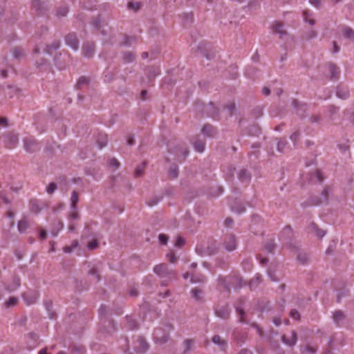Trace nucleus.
<instances>
[{
	"instance_id": "18",
	"label": "nucleus",
	"mask_w": 354,
	"mask_h": 354,
	"mask_svg": "<svg viewBox=\"0 0 354 354\" xmlns=\"http://www.w3.org/2000/svg\"><path fill=\"white\" fill-rule=\"evenodd\" d=\"M324 179L322 173L319 170H315L310 176V181L322 182Z\"/></svg>"
},
{
	"instance_id": "39",
	"label": "nucleus",
	"mask_w": 354,
	"mask_h": 354,
	"mask_svg": "<svg viewBox=\"0 0 354 354\" xmlns=\"http://www.w3.org/2000/svg\"><path fill=\"white\" fill-rule=\"evenodd\" d=\"M317 36V32L315 30H309L306 35V39H313Z\"/></svg>"
},
{
	"instance_id": "10",
	"label": "nucleus",
	"mask_w": 354,
	"mask_h": 354,
	"mask_svg": "<svg viewBox=\"0 0 354 354\" xmlns=\"http://www.w3.org/2000/svg\"><path fill=\"white\" fill-rule=\"evenodd\" d=\"M272 29L274 32L279 34L281 38L286 34L283 25L281 22L275 21L272 25Z\"/></svg>"
},
{
	"instance_id": "43",
	"label": "nucleus",
	"mask_w": 354,
	"mask_h": 354,
	"mask_svg": "<svg viewBox=\"0 0 354 354\" xmlns=\"http://www.w3.org/2000/svg\"><path fill=\"white\" fill-rule=\"evenodd\" d=\"M98 246V243L97 241H91L88 245H87V248L88 250H95L97 248Z\"/></svg>"
},
{
	"instance_id": "9",
	"label": "nucleus",
	"mask_w": 354,
	"mask_h": 354,
	"mask_svg": "<svg viewBox=\"0 0 354 354\" xmlns=\"http://www.w3.org/2000/svg\"><path fill=\"white\" fill-rule=\"evenodd\" d=\"M283 342L289 346H292L295 344L297 341V335L294 331H292L289 335H284L282 336Z\"/></svg>"
},
{
	"instance_id": "14",
	"label": "nucleus",
	"mask_w": 354,
	"mask_h": 354,
	"mask_svg": "<svg viewBox=\"0 0 354 354\" xmlns=\"http://www.w3.org/2000/svg\"><path fill=\"white\" fill-rule=\"evenodd\" d=\"M19 302V299L15 297H11L8 299L5 302L3 306L6 308H11L15 307Z\"/></svg>"
},
{
	"instance_id": "62",
	"label": "nucleus",
	"mask_w": 354,
	"mask_h": 354,
	"mask_svg": "<svg viewBox=\"0 0 354 354\" xmlns=\"http://www.w3.org/2000/svg\"><path fill=\"white\" fill-rule=\"evenodd\" d=\"M21 55V51L20 49H15L14 50V56L15 57H19Z\"/></svg>"
},
{
	"instance_id": "64",
	"label": "nucleus",
	"mask_w": 354,
	"mask_h": 354,
	"mask_svg": "<svg viewBox=\"0 0 354 354\" xmlns=\"http://www.w3.org/2000/svg\"><path fill=\"white\" fill-rule=\"evenodd\" d=\"M239 354H252V353L250 351H248L246 349H243L239 353Z\"/></svg>"
},
{
	"instance_id": "15",
	"label": "nucleus",
	"mask_w": 354,
	"mask_h": 354,
	"mask_svg": "<svg viewBox=\"0 0 354 354\" xmlns=\"http://www.w3.org/2000/svg\"><path fill=\"white\" fill-rule=\"evenodd\" d=\"M313 13L308 10H304L303 12V20L305 23L309 24L310 26L315 24V20L312 18Z\"/></svg>"
},
{
	"instance_id": "3",
	"label": "nucleus",
	"mask_w": 354,
	"mask_h": 354,
	"mask_svg": "<svg viewBox=\"0 0 354 354\" xmlns=\"http://www.w3.org/2000/svg\"><path fill=\"white\" fill-rule=\"evenodd\" d=\"M24 147L28 152H34L39 149V144L32 137H27L24 140Z\"/></svg>"
},
{
	"instance_id": "11",
	"label": "nucleus",
	"mask_w": 354,
	"mask_h": 354,
	"mask_svg": "<svg viewBox=\"0 0 354 354\" xmlns=\"http://www.w3.org/2000/svg\"><path fill=\"white\" fill-rule=\"evenodd\" d=\"M95 51V46L93 43H86L83 46V55L85 57H91Z\"/></svg>"
},
{
	"instance_id": "52",
	"label": "nucleus",
	"mask_w": 354,
	"mask_h": 354,
	"mask_svg": "<svg viewBox=\"0 0 354 354\" xmlns=\"http://www.w3.org/2000/svg\"><path fill=\"white\" fill-rule=\"evenodd\" d=\"M129 8H131L134 10H136L139 9L140 3H129Z\"/></svg>"
},
{
	"instance_id": "44",
	"label": "nucleus",
	"mask_w": 354,
	"mask_h": 354,
	"mask_svg": "<svg viewBox=\"0 0 354 354\" xmlns=\"http://www.w3.org/2000/svg\"><path fill=\"white\" fill-rule=\"evenodd\" d=\"M158 239H159L160 242L163 245L166 244L167 242V240H168L167 236L163 234H160L158 236Z\"/></svg>"
},
{
	"instance_id": "13",
	"label": "nucleus",
	"mask_w": 354,
	"mask_h": 354,
	"mask_svg": "<svg viewBox=\"0 0 354 354\" xmlns=\"http://www.w3.org/2000/svg\"><path fill=\"white\" fill-rule=\"evenodd\" d=\"M328 71L331 79H337L338 77L339 71V68L333 64L330 63L328 65Z\"/></svg>"
},
{
	"instance_id": "38",
	"label": "nucleus",
	"mask_w": 354,
	"mask_h": 354,
	"mask_svg": "<svg viewBox=\"0 0 354 354\" xmlns=\"http://www.w3.org/2000/svg\"><path fill=\"white\" fill-rule=\"evenodd\" d=\"M330 189L328 187L324 188V189L322 191V195L323 197V201H326L328 198V196L329 194L330 193Z\"/></svg>"
},
{
	"instance_id": "24",
	"label": "nucleus",
	"mask_w": 354,
	"mask_h": 354,
	"mask_svg": "<svg viewBox=\"0 0 354 354\" xmlns=\"http://www.w3.org/2000/svg\"><path fill=\"white\" fill-rule=\"evenodd\" d=\"M194 149L196 151L201 153L205 149V144L203 141L197 140L194 142Z\"/></svg>"
},
{
	"instance_id": "37",
	"label": "nucleus",
	"mask_w": 354,
	"mask_h": 354,
	"mask_svg": "<svg viewBox=\"0 0 354 354\" xmlns=\"http://www.w3.org/2000/svg\"><path fill=\"white\" fill-rule=\"evenodd\" d=\"M57 189V185L55 183H51L49 184V185L48 186L47 189H46V191L48 194H52Z\"/></svg>"
},
{
	"instance_id": "22",
	"label": "nucleus",
	"mask_w": 354,
	"mask_h": 354,
	"mask_svg": "<svg viewBox=\"0 0 354 354\" xmlns=\"http://www.w3.org/2000/svg\"><path fill=\"white\" fill-rule=\"evenodd\" d=\"M311 229L313 230V232L315 233L316 236L319 238H322L325 236L326 232L323 230L319 229L318 227L315 224L313 223L310 225Z\"/></svg>"
},
{
	"instance_id": "28",
	"label": "nucleus",
	"mask_w": 354,
	"mask_h": 354,
	"mask_svg": "<svg viewBox=\"0 0 354 354\" xmlns=\"http://www.w3.org/2000/svg\"><path fill=\"white\" fill-rule=\"evenodd\" d=\"M178 169L176 165H172L169 171V174L171 177L175 178L178 176Z\"/></svg>"
},
{
	"instance_id": "23",
	"label": "nucleus",
	"mask_w": 354,
	"mask_h": 354,
	"mask_svg": "<svg viewBox=\"0 0 354 354\" xmlns=\"http://www.w3.org/2000/svg\"><path fill=\"white\" fill-rule=\"evenodd\" d=\"M202 133L207 136H213L214 134V130L211 125H205L202 129Z\"/></svg>"
},
{
	"instance_id": "16",
	"label": "nucleus",
	"mask_w": 354,
	"mask_h": 354,
	"mask_svg": "<svg viewBox=\"0 0 354 354\" xmlns=\"http://www.w3.org/2000/svg\"><path fill=\"white\" fill-rule=\"evenodd\" d=\"M342 32L343 34V36L349 39H354V31L348 26H344L342 28Z\"/></svg>"
},
{
	"instance_id": "36",
	"label": "nucleus",
	"mask_w": 354,
	"mask_h": 354,
	"mask_svg": "<svg viewBox=\"0 0 354 354\" xmlns=\"http://www.w3.org/2000/svg\"><path fill=\"white\" fill-rule=\"evenodd\" d=\"M78 243L76 241H75L73 244H72V247L71 246H66L64 248V252H66V253H70L72 250H73V248H75L77 246Z\"/></svg>"
},
{
	"instance_id": "47",
	"label": "nucleus",
	"mask_w": 354,
	"mask_h": 354,
	"mask_svg": "<svg viewBox=\"0 0 354 354\" xmlns=\"http://www.w3.org/2000/svg\"><path fill=\"white\" fill-rule=\"evenodd\" d=\"M32 209L35 212H38L40 210L39 204L37 203V201L32 202Z\"/></svg>"
},
{
	"instance_id": "56",
	"label": "nucleus",
	"mask_w": 354,
	"mask_h": 354,
	"mask_svg": "<svg viewBox=\"0 0 354 354\" xmlns=\"http://www.w3.org/2000/svg\"><path fill=\"white\" fill-rule=\"evenodd\" d=\"M68 12V9L66 8H60L58 10V15L61 16H65Z\"/></svg>"
},
{
	"instance_id": "53",
	"label": "nucleus",
	"mask_w": 354,
	"mask_h": 354,
	"mask_svg": "<svg viewBox=\"0 0 354 354\" xmlns=\"http://www.w3.org/2000/svg\"><path fill=\"white\" fill-rule=\"evenodd\" d=\"M290 316L295 319H299L300 317L299 311H290Z\"/></svg>"
},
{
	"instance_id": "48",
	"label": "nucleus",
	"mask_w": 354,
	"mask_h": 354,
	"mask_svg": "<svg viewBox=\"0 0 354 354\" xmlns=\"http://www.w3.org/2000/svg\"><path fill=\"white\" fill-rule=\"evenodd\" d=\"M87 82V79L85 77H82L79 79L77 82V86L81 88L82 85L86 84Z\"/></svg>"
},
{
	"instance_id": "55",
	"label": "nucleus",
	"mask_w": 354,
	"mask_h": 354,
	"mask_svg": "<svg viewBox=\"0 0 354 354\" xmlns=\"http://www.w3.org/2000/svg\"><path fill=\"white\" fill-rule=\"evenodd\" d=\"M185 344L187 347V349L189 350L191 348V346L194 344V341L192 339H187L185 342Z\"/></svg>"
},
{
	"instance_id": "27",
	"label": "nucleus",
	"mask_w": 354,
	"mask_h": 354,
	"mask_svg": "<svg viewBox=\"0 0 354 354\" xmlns=\"http://www.w3.org/2000/svg\"><path fill=\"white\" fill-rule=\"evenodd\" d=\"M343 318L344 315L342 311H336L333 314V319L337 324H339L342 320Z\"/></svg>"
},
{
	"instance_id": "1",
	"label": "nucleus",
	"mask_w": 354,
	"mask_h": 354,
	"mask_svg": "<svg viewBox=\"0 0 354 354\" xmlns=\"http://www.w3.org/2000/svg\"><path fill=\"white\" fill-rule=\"evenodd\" d=\"M219 282L222 286L230 291L231 288L238 289L243 286L242 279L239 275L228 276L224 278H219Z\"/></svg>"
},
{
	"instance_id": "4",
	"label": "nucleus",
	"mask_w": 354,
	"mask_h": 354,
	"mask_svg": "<svg viewBox=\"0 0 354 354\" xmlns=\"http://www.w3.org/2000/svg\"><path fill=\"white\" fill-rule=\"evenodd\" d=\"M153 337L156 342L165 343L168 340L169 333H165L161 328H156L153 332Z\"/></svg>"
},
{
	"instance_id": "25",
	"label": "nucleus",
	"mask_w": 354,
	"mask_h": 354,
	"mask_svg": "<svg viewBox=\"0 0 354 354\" xmlns=\"http://www.w3.org/2000/svg\"><path fill=\"white\" fill-rule=\"evenodd\" d=\"M260 275L259 274H256L254 279H253L251 281H250L248 286L251 289L255 288L259 283H260Z\"/></svg>"
},
{
	"instance_id": "50",
	"label": "nucleus",
	"mask_w": 354,
	"mask_h": 354,
	"mask_svg": "<svg viewBox=\"0 0 354 354\" xmlns=\"http://www.w3.org/2000/svg\"><path fill=\"white\" fill-rule=\"evenodd\" d=\"M167 258L168 261L171 263H174L176 259V257L173 252H170V253L167 254Z\"/></svg>"
},
{
	"instance_id": "33",
	"label": "nucleus",
	"mask_w": 354,
	"mask_h": 354,
	"mask_svg": "<svg viewBox=\"0 0 354 354\" xmlns=\"http://www.w3.org/2000/svg\"><path fill=\"white\" fill-rule=\"evenodd\" d=\"M216 315L217 317L226 319L229 317V311H216Z\"/></svg>"
},
{
	"instance_id": "30",
	"label": "nucleus",
	"mask_w": 354,
	"mask_h": 354,
	"mask_svg": "<svg viewBox=\"0 0 354 354\" xmlns=\"http://www.w3.org/2000/svg\"><path fill=\"white\" fill-rule=\"evenodd\" d=\"M59 48V43L58 41H55L51 46H48L46 48L47 53H51L52 50H57Z\"/></svg>"
},
{
	"instance_id": "20",
	"label": "nucleus",
	"mask_w": 354,
	"mask_h": 354,
	"mask_svg": "<svg viewBox=\"0 0 354 354\" xmlns=\"http://www.w3.org/2000/svg\"><path fill=\"white\" fill-rule=\"evenodd\" d=\"M28 223L26 218L21 219L18 223V230L21 233H24L28 227Z\"/></svg>"
},
{
	"instance_id": "19",
	"label": "nucleus",
	"mask_w": 354,
	"mask_h": 354,
	"mask_svg": "<svg viewBox=\"0 0 354 354\" xmlns=\"http://www.w3.org/2000/svg\"><path fill=\"white\" fill-rule=\"evenodd\" d=\"M20 286V279L18 277H14L13 279V283L11 286H8L6 287V289L8 292H13L16 290Z\"/></svg>"
},
{
	"instance_id": "40",
	"label": "nucleus",
	"mask_w": 354,
	"mask_h": 354,
	"mask_svg": "<svg viewBox=\"0 0 354 354\" xmlns=\"http://www.w3.org/2000/svg\"><path fill=\"white\" fill-rule=\"evenodd\" d=\"M107 142L106 136H102V140H98V145L100 149L105 147Z\"/></svg>"
},
{
	"instance_id": "7",
	"label": "nucleus",
	"mask_w": 354,
	"mask_h": 354,
	"mask_svg": "<svg viewBox=\"0 0 354 354\" xmlns=\"http://www.w3.org/2000/svg\"><path fill=\"white\" fill-rule=\"evenodd\" d=\"M66 43L72 49L76 50L79 46V42L74 34H69L66 37Z\"/></svg>"
},
{
	"instance_id": "12",
	"label": "nucleus",
	"mask_w": 354,
	"mask_h": 354,
	"mask_svg": "<svg viewBox=\"0 0 354 354\" xmlns=\"http://www.w3.org/2000/svg\"><path fill=\"white\" fill-rule=\"evenodd\" d=\"M7 138V142L9 145L10 147H14L16 146V145L18 143V136L13 133H10L6 136Z\"/></svg>"
},
{
	"instance_id": "21",
	"label": "nucleus",
	"mask_w": 354,
	"mask_h": 354,
	"mask_svg": "<svg viewBox=\"0 0 354 354\" xmlns=\"http://www.w3.org/2000/svg\"><path fill=\"white\" fill-rule=\"evenodd\" d=\"M191 295L192 298L196 301H200L203 297V292L200 289L196 288L191 291Z\"/></svg>"
},
{
	"instance_id": "17",
	"label": "nucleus",
	"mask_w": 354,
	"mask_h": 354,
	"mask_svg": "<svg viewBox=\"0 0 354 354\" xmlns=\"http://www.w3.org/2000/svg\"><path fill=\"white\" fill-rule=\"evenodd\" d=\"M212 342L218 345L221 349H225L227 346L226 342L218 335H214L212 337Z\"/></svg>"
},
{
	"instance_id": "35",
	"label": "nucleus",
	"mask_w": 354,
	"mask_h": 354,
	"mask_svg": "<svg viewBox=\"0 0 354 354\" xmlns=\"http://www.w3.org/2000/svg\"><path fill=\"white\" fill-rule=\"evenodd\" d=\"M145 164L143 163L142 165L138 167L136 170H135V175L136 176H140L142 175L143 171H144V169H145Z\"/></svg>"
},
{
	"instance_id": "51",
	"label": "nucleus",
	"mask_w": 354,
	"mask_h": 354,
	"mask_svg": "<svg viewBox=\"0 0 354 354\" xmlns=\"http://www.w3.org/2000/svg\"><path fill=\"white\" fill-rule=\"evenodd\" d=\"M69 216L72 220H75V219L77 218L78 214H77V212L76 211V209H72V212L70 213Z\"/></svg>"
},
{
	"instance_id": "41",
	"label": "nucleus",
	"mask_w": 354,
	"mask_h": 354,
	"mask_svg": "<svg viewBox=\"0 0 354 354\" xmlns=\"http://www.w3.org/2000/svg\"><path fill=\"white\" fill-rule=\"evenodd\" d=\"M185 244V240L182 237H177L175 242L176 247H181Z\"/></svg>"
},
{
	"instance_id": "59",
	"label": "nucleus",
	"mask_w": 354,
	"mask_h": 354,
	"mask_svg": "<svg viewBox=\"0 0 354 354\" xmlns=\"http://www.w3.org/2000/svg\"><path fill=\"white\" fill-rule=\"evenodd\" d=\"M333 53H337L339 51V47L337 46V44H336L335 41L333 42Z\"/></svg>"
},
{
	"instance_id": "5",
	"label": "nucleus",
	"mask_w": 354,
	"mask_h": 354,
	"mask_svg": "<svg viewBox=\"0 0 354 354\" xmlns=\"http://www.w3.org/2000/svg\"><path fill=\"white\" fill-rule=\"evenodd\" d=\"M24 301L28 305L33 304L38 299V294L35 291H27L22 295Z\"/></svg>"
},
{
	"instance_id": "49",
	"label": "nucleus",
	"mask_w": 354,
	"mask_h": 354,
	"mask_svg": "<svg viewBox=\"0 0 354 354\" xmlns=\"http://www.w3.org/2000/svg\"><path fill=\"white\" fill-rule=\"evenodd\" d=\"M0 200L6 204L9 203L8 199L7 198L4 192H0Z\"/></svg>"
},
{
	"instance_id": "42",
	"label": "nucleus",
	"mask_w": 354,
	"mask_h": 354,
	"mask_svg": "<svg viewBox=\"0 0 354 354\" xmlns=\"http://www.w3.org/2000/svg\"><path fill=\"white\" fill-rule=\"evenodd\" d=\"M239 176H240V178L242 179L243 180H248L249 178V175H248L247 171L245 169H243L241 171V172L239 174Z\"/></svg>"
},
{
	"instance_id": "34",
	"label": "nucleus",
	"mask_w": 354,
	"mask_h": 354,
	"mask_svg": "<svg viewBox=\"0 0 354 354\" xmlns=\"http://www.w3.org/2000/svg\"><path fill=\"white\" fill-rule=\"evenodd\" d=\"M337 95L339 98L345 99L348 96V93L347 91H342L340 89L337 91Z\"/></svg>"
},
{
	"instance_id": "57",
	"label": "nucleus",
	"mask_w": 354,
	"mask_h": 354,
	"mask_svg": "<svg viewBox=\"0 0 354 354\" xmlns=\"http://www.w3.org/2000/svg\"><path fill=\"white\" fill-rule=\"evenodd\" d=\"M268 276L270 278V279L273 281H277V278L275 277L274 272H272V270H269L268 271Z\"/></svg>"
},
{
	"instance_id": "60",
	"label": "nucleus",
	"mask_w": 354,
	"mask_h": 354,
	"mask_svg": "<svg viewBox=\"0 0 354 354\" xmlns=\"http://www.w3.org/2000/svg\"><path fill=\"white\" fill-rule=\"evenodd\" d=\"M30 337L35 342V344L33 346V347H35L37 345V336L35 334H30Z\"/></svg>"
},
{
	"instance_id": "61",
	"label": "nucleus",
	"mask_w": 354,
	"mask_h": 354,
	"mask_svg": "<svg viewBox=\"0 0 354 354\" xmlns=\"http://www.w3.org/2000/svg\"><path fill=\"white\" fill-rule=\"evenodd\" d=\"M285 145H286V142H283V141L279 142H278V147H278V150L281 151L283 149V148L285 146Z\"/></svg>"
},
{
	"instance_id": "54",
	"label": "nucleus",
	"mask_w": 354,
	"mask_h": 354,
	"mask_svg": "<svg viewBox=\"0 0 354 354\" xmlns=\"http://www.w3.org/2000/svg\"><path fill=\"white\" fill-rule=\"evenodd\" d=\"M109 165L113 167H115V168H118V166H119V163L118 162V160L115 158H113L110 160L109 162Z\"/></svg>"
},
{
	"instance_id": "31",
	"label": "nucleus",
	"mask_w": 354,
	"mask_h": 354,
	"mask_svg": "<svg viewBox=\"0 0 354 354\" xmlns=\"http://www.w3.org/2000/svg\"><path fill=\"white\" fill-rule=\"evenodd\" d=\"M134 59V55L131 53H126L124 55V60L126 62H131Z\"/></svg>"
},
{
	"instance_id": "58",
	"label": "nucleus",
	"mask_w": 354,
	"mask_h": 354,
	"mask_svg": "<svg viewBox=\"0 0 354 354\" xmlns=\"http://www.w3.org/2000/svg\"><path fill=\"white\" fill-rule=\"evenodd\" d=\"M274 245L272 243H268L266 245V250L269 252H271L272 249L274 248Z\"/></svg>"
},
{
	"instance_id": "8",
	"label": "nucleus",
	"mask_w": 354,
	"mask_h": 354,
	"mask_svg": "<svg viewBox=\"0 0 354 354\" xmlns=\"http://www.w3.org/2000/svg\"><path fill=\"white\" fill-rule=\"evenodd\" d=\"M189 277H191L190 281L192 283H202L204 282L205 280V277L203 275H193L192 274H190L188 272L183 274V278L184 279H187Z\"/></svg>"
},
{
	"instance_id": "26",
	"label": "nucleus",
	"mask_w": 354,
	"mask_h": 354,
	"mask_svg": "<svg viewBox=\"0 0 354 354\" xmlns=\"http://www.w3.org/2000/svg\"><path fill=\"white\" fill-rule=\"evenodd\" d=\"M78 202V195L75 192H73L72 193L71 198V209H76V204Z\"/></svg>"
},
{
	"instance_id": "2",
	"label": "nucleus",
	"mask_w": 354,
	"mask_h": 354,
	"mask_svg": "<svg viewBox=\"0 0 354 354\" xmlns=\"http://www.w3.org/2000/svg\"><path fill=\"white\" fill-rule=\"evenodd\" d=\"M153 272L162 278L167 277L175 274L174 270L169 269L168 266L164 263L156 266L153 268Z\"/></svg>"
},
{
	"instance_id": "29",
	"label": "nucleus",
	"mask_w": 354,
	"mask_h": 354,
	"mask_svg": "<svg viewBox=\"0 0 354 354\" xmlns=\"http://www.w3.org/2000/svg\"><path fill=\"white\" fill-rule=\"evenodd\" d=\"M138 340L140 342V348H139L140 350L141 351H145V350H147L148 345H147V342H145V340L142 337H139Z\"/></svg>"
},
{
	"instance_id": "45",
	"label": "nucleus",
	"mask_w": 354,
	"mask_h": 354,
	"mask_svg": "<svg viewBox=\"0 0 354 354\" xmlns=\"http://www.w3.org/2000/svg\"><path fill=\"white\" fill-rule=\"evenodd\" d=\"M44 306L46 310H50L53 308V301L50 299H46L44 301Z\"/></svg>"
},
{
	"instance_id": "32",
	"label": "nucleus",
	"mask_w": 354,
	"mask_h": 354,
	"mask_svg": "<svg viewBox=\"0 0 354 354\" xmlns=\"http://www.w3.org/2000/svg\"><path fill=\"white\" fill-rule=\"evenodd\" d=\"M55 225L56 226L57 230L52 231V234L53 236H57L58 232L63 228V223L62 222H60L59 221H58L55 223Z\"/></svg>"
},
{
	"instance_id": "46",
	"label": "nucleus",
	"mask_w": 354,
	"mask_h": 354,
	"mask_svg": "<svg viewBox=\"0 0 354 354\" xmlns=\"http://www.w3.org/2000/svg\"><path fill=\"white\" fill-rule=\"evenodd\" d=\"M322 0H309V3L314 7L318 8L321 5Z\"/></svg>"
},
{
	"instance_id": "6",
	"label": "nucleus",
	"mask_w": 354,
	"mask_h": 354,
	"mask_svg": "<svg viewBox=\"0 0 354 354\" xmlns=\"http://www.w3.org/2000/svg\"><path fill=\"white\" fill-rule=\"evenodd\" d=\"M223 244L226 250L229 252L234 250L236 247V241L235 236L233 235H230L227 236L224 241Z\"/></svg>"
},
{
	"instance_id": "63",
	"label": "nucleus",
	"mask_w": 354,
	"mask_h": 354,
	"mask_svg": "<svg viewBox=\"0 0 354 354\" xmlns=\"http://www.w3.org/2000/svg\"><path fill=\"white\" fill-rule=\"evenodd\" d=\"M39 236L41 239H44L46 237V232L44 230H41L39 232Z\"/></svg>"
}]
</instances>
